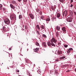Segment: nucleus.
I'll return each instance as SVG.
<instances>
[{"instance_id":"obj_1","label":"nucleus","mask_w":76,"mask_h":76,"mask_svg":"<svg viewBox=\"0 0 76 76\" xmlns=\"http://www.w3.org/2000/svg\"><path fill=\"white\" fill-rule=\"evenodd\" d=\"M10 18L12 20H16V17L15 15L14 14H10Z\"/></svg>"},{"instance_id":"obj_2","label":"nucleus","mask_w":76,"mask_h":76,"mask_svg":"<svg viewBox=\"0 0 76 76\" xmlns=\"http://www.w3.org/2000/svg\"><path fill=\"white\" fill-rule=\"evenodd\" d=\"M47 45L49 47H52L51 45L53 46L54 47H56V45H54V44L53 43H51L50 41L48 42Z\"/></svg>"},{"instance_id":"obj_3","label":"nucleus","mask_w":76,"mask_h":76,"mask_svg":"<svg viewBox=\"0 0 76 76\" xmlns=\"http://www.w3.org/2000/svg\"><path fill=\"white\" fill-rule=\"evenodd\" d=\"M5 23L7 24H10V20L8 18H7L4 20Z\"/></svg>"},{"instance_id":"obj_4","label":"nucleus","mask_w":76,"mask_h":76,"mask_svg":"<svg viewBox=\"0 0 76 76\" xmlns=\"http://www.w3.org/2000/svg\"><path fill=\"white\" fill-rule=\"evenodd\" d=\"M62 15L64 18V17L66 18V16L68 15L67 11H64V12H63Z\"/></svg>"},{"instance_id":"obj_5","label":"nucleus","mask_w":76,"mask_h":76,"mask_svg":"<svg viewBox=\"0 0 76 76\" xmlns=\"http://www.w3.org/2000/svg\"><path fill=\"white\" fill-rule=\"evenodd\" d=\"M11 3L13 4L14 5H15V6H16L17 5V3L14 0L11 1Z\"/></svg>"},{"instance_id":"obj_6","label":"nucleus","mask_w":76,"mask_h":76,"mask_svg":"<svg viewBox=\"0 0 76 76\" xmlns=\"http://www.w3.org/2000/svg\"><path fill=\"white\" fill-rule=\"evenodd\" d=\"M69 15L71 18L74 16V14L72 11H70Z\"/></svg>"},{"instance_id":"obj_7","label":"nucleus","mask_w":76,"mask_h":76,"mask_svg":"<svg viewBox=\"0 0 76 76\" xmlns=\"http://www.w3.org/2000/svg\"><path fill=\"white\" fill-rule=\"evenodd\" d=\"M67 21L69 22H72V18H71V17H68V18H67Z\"/></svg>"},{"instance_id":"obj_8","label":"nucleus","mask_w":76,"mask_h":76,"mask_svg":"<svg viewBox=\"0 0 76 76\" xmlns=\"http://www.w3.org/2000/svg\"><path fill=\"white\" fill-rule=\"evenodd\" d=\"M29 15L31 19H34V15L32 14H29Z\"/></svg>"},{"instance_id":"obj_9","label":"nucleus","mask_w":76,"mask_h":76,"mask_svg":"<svg viewBox=\"0 0 76 76\" xmlns=\"http://www.w3.org/2000/svg\"><path fill=\"white\" fill-rule=\"evenodd\" d=\"M42 45L44 47H46L47 46L45 42H43L42 43Z\"/></svg>"},{"instance_id":"obj_10","label":"nucleus","mask_w":76,"mask_h":76,"mask_svg":"<svg viewBox=\"0 0 76 76\" xmlns=\"http://www.w3.org/2000/svg\"><path fill=\"white\" fill-rule=\"evenodd\" d=\"M62 31H64V32H66V29L65 27H63V28H62Z\"/></svg>"},{"instance_id":"obj_11","label":"nucleus","mask_w":76,"mask_h":76,"mask_svg":"<svg viewBox=\"0 0 76 76\" xmlns=\"http://www.w3.org/2000/svg\"><path fill=\"white\" fill-rule=\"evenodd\" d=\"M62 53V52L60 50H58V55H60Z\"/></svg>"},{"instance_id":"obj_12","label":"nucleus","mask_w":76,"mask_h":76,"mask_svg":"<svg viewBox=\"0 0 76 76\" xmlns=\"http://www.w3.org/2000/svg\"><path fill=\"white\" fill-rule=\"evenodd\" d=\"M10 6L11 8H12L13 9H14L15 8V7L14 6H13V4H10Z\"/></svg>"},{"instance_id":"obj_13","label":"nucleus","mask_w":76,"mask_h":76,"mask_svg":"<svg viewBox=\"0 0 76 76\" xmlns=\"http://www.w3.org/2000/svg\"><path fill=\"white\" fill-rule=\"evenodd\" d=\"M56 29L58 30V31H59V30L60 29V27L59 26H57L56 27Z\"/></svg>"},{"instance_id":"obj_14","label":"nucleus","mask_w":76,"mask_h":76,"mask_svg":"<svg viewBox=\"0 0 76 76\" xmlns=\"http://www.w3.org/2000/svg\"><path fill=\"white\" fill-rule=\"evenodd\" d=\"M52 39L53 40V42L55 43L56 42L57 40L54 38H53Z\"/></svg>"},{"instance_id":"obj_15","label":"nucleus","mask_w":76,"mask_h":76,"mask_svg":"<svg viewBox=\"0 0 76 76\" xmlns=\"http://www.w3.org/2000/svg\"><path fill=\"white\" fill-rule=\"evenodd\" d=\"M39 49V48H36L35 49H34V51L35 52H37L38 51Z\"/></svg>"},{"instance_id":"obj_16","label":"nucleus","mask_w":76,"mask_h":76,"mask_svg":"<svg viewBox=\"0 0 76 76\" xmlns=\"http://www.w3.org/2000/svg\"><path fill=\"white\" fill-rule=\"evenodd\" d=\"M56 36L57 37H58L59 36V34L58 32H56Z\"/></svg>"},{"instance_id":"obj_17","label":"nucleus","mask_w":76,"mask_h":76,"mask_svg":"<svg viewBox=\"0 0 76 76\" xmlns=\"http://www.w3.org/2000/svg\"><path fill=\"white\" fill-rule=\"evenodd\" d=\"M65 58V56H63L62 57H61L60 58V59L61 60L64 59Z\"/></svg>"},{"instance_id":"obj_18","label":"nucleus","mask_w":76,"mask_h":76,"mask_svg":"<svg viewBox=\"0 0 76 76\" xmlns=\"http://www.w3.org/2000/svg\"><path fill=\"white\" fill-rule=\"evenodd\" d=\"M60 13H57V17H58V18H60Z\"/></svg>"},{"instance_id":"obj_19","label":"nucleus","mask_w":76,"mask_h":76,"mask_svg":"<svg viewBox=\"0 0 76 76\" xmlns=\"http://www.w3.org/2000/svg\"><path fill=\"white\" fill-rule=\"evenodd\" d=\"M3 5L1 4H0V10L2 9Z\"/></svg>"},{"instance_id":"obj_20","label":"nucleus","mask_w":76,"mask_h":76,"mask_svg":"<svg viewBox=\"0 0 76 76\" xmlns=\"http://www.w3.org/2000/svg\"><path fill=\"white\" fill-rule=\"evenodd\" d=\"M37 28L38 29V30H40V28L39 27V25H37Z\"/></svg>"},{"instance_id":"obj_21","label":"nucleus","mask_w":76,"mask_h":76,"mask_svg":"<svg viewBox=\"0 0 76 76\" xmlns=\"http://www.w3.org/2000/svg\"><path fill=\"white\" fill-rule=\"evenodd\" d=\"M40 27L42 29H45V27L43 25L41 26Z\"/></svg>"},{"instance_id":"obj_22","label":"nucleus","mask_w":76,"mask_h":76,"mask_svg":"<svg viewBox=\"0 0 76 76\" xmlns=\"http://www.w3.org/2000/svg\"><path fill=\"white\" fill-rule=\"evenodd\" d=\"M73 13H74V15L76 16V12H75V11H74V10H73Z\"/></svg>"},{"instance_id":"obj_23","label":"nucleus","mask_w":76,"mask_h":76,"mask_svg":"<svg viewBox=\"0 0 76 76\" xmlns=\"http://www.w3.org/2000/svg\"><path fill=\"white\" fill-rule=\"evenodd\" d=\"M35 44L37 46H39V43L37 42H36Z\"/></svg>"},{"instance_id":"obj_24","label":"nucleus","mask_w":76,"mask_h":76,"mask_svg":"<svg viewBox=\"0 0 76 76\" xmlns=\"http://www.w3.org/2000/svg\"><path fill=\"white\" fill-rule=\"evenodd\" d=\"M3 30H4V31H6V30H5L6 27L5 26H3Z\"/></svg>"},{"instance_id":"obj_25","label":"nucleus","mask_w":76,"mask_h":76,"mask_svg":"<svg viewBox=\"0 0 76 76\" xmlns=\"http://www.w3.org/2000/svg\"><path fill=\"white\" fill-rule=\"evenodd\" d=\"M19 19H22V15H19Z\"/></svg>"},{"instance_id":"obj_26","label":"nucleus","mask_w":76,"mask_h":76,"mask_svg":"<svg viewBox=\"0 0 76 76\" xmlns=\"http://www.w3.org/2000/svg\"><path fill=\"white\" fill-rule=\"evenodd\" d=\"M42 36H43V37L45 38H46L47 37L46 35L45 34H43Z\"/></svg>"},{"instance_id":"obj_27","label":"nucleus","mask_w":76,"mask_h":76,"mask_svg":"<svg viewBox=\"0 0 76 76\" xmlns=\"http://www.w3.org/2000/svg\"><path fill=\"white\" fill-rule=\"evenodd\" d=\"M50 19H49V18H47L46 20V21H50Z\"/></svg>"},{"instance_id":"obj_28","label":"nucleus","mask_w":76,"mask_h":76,"mask_svg":"<svg viewBox=\"0 0 76 76\" xmlns=\"http://www.w3.org/2000/svg\"><path fill=\"white\" fill-rule=\"evenodd\" d=\"M44 18V16H41V19H43Z\"/></svg>"},{"instance_id":"obj_29","label":"nucleus","mask_w":76,"mask_h":76,"mask_svg":"<svg viewBox=\"0 0 76 76\" xmlns=\"http://www.w3.org/2000/svg\"><path fill=\"white\" fill-rule=\"evenodd\" d=\"M59 1H60V2H61L62 3L64 2V0H59Z\"/></svg>"},{"instance_id":"obj_30","label":"nucleus","mask_w":76,"mask_h":76,"mask_svg":"<svg viewBox=\"0 0 76 76\" xmlns=\"http://www.w3.org/2000/svg\"><path fill=\"white\" fill-rule=\"evenodd\" d=\"M58 45L60 46V45H61V43H60V42H58Z\"/></svg>"},{"instance_id":"obj_31","label":"nucleus","mask_w":76,"mask_h":76,"mask_svg":"<svg viewBox=\"0 0 76 76\" xmlns=\"http://www.w3.org/2000/svg\"><path fill=\"white\" fill-rule=\"evenodd\" d=\"M64 46L66 48H67V47L68 46V45H64Z\"/></svg>"},{"instance_id":"obj_32","label":"nucleus","mask_w":76,"mask_h":76,"mask_svg":"<svg viewBox=\"0 0 76 76\" xmlns=\"http://www.w3.org/2000/svg\"><path fill=\"white\" fill-rule=\"evenodd\" d=\"M51 9H52L53 10H54V9L53 7H51Z\"/></svg>"},{"instance_id":"obj_33","label":"nucleus","mask_w":76,"mask_h":76,"mask_svg":"<svg viewBox=\"0 0 76 76\" xmlns=\"http://www.w3.org/2000/svg\"><path fill=\"white\" fill-rule=\"evenodd\" d=\"M27 0H23V1L24 2H26Z\"/></svg>"},{"instance_id":"obj_34","label":"nucleus","mask_w":76,"mask_h":76,"mask_svg":"<svg viewBox=\"0 0 76 76\" xmlns=\"http://www.w3.org/2000/svg\"><path fill=\"white\" fill-rule=\"evenodd\" d=\"M50 41H51V43H53V38H52V39L50 40Z\"/></svg>"},{"instance_id":"obj_35","label":"nucleus","mask_w":76,"mask_h":76,"mask_svg":"<svg viewBox=\"0 0 76 76\" xmlns=\"http://www.w3.org/2000/svg\"><path fill=\"white\" fill-rule=\"evenodd\" d=\"M16 71H17L18 72H19L20 71L19 70V69H16Z\"/></svg>"},{"instance_id":"obj_36","label":"nucleus","mask_w":76,"mask_h":76,"mask_svg":"<svg viewBox=\"0 0 76 76\" xmlns=\"http://www.w3.org/2000/svg\"><path fill=\"white\" fill-rule=\"evenodd\" d=\"M70 3L71 4L73 2V0H70Z\"/></svg>"},{"instance_id":"obj_37","label":"nucleus","mask_w":76,"mask_h":76,"mask_svg":"<svg viewBox=\"0 0 76 76\" xmlns=\"http://www.w3.org/2000/svg\"><path fill=\"white\" fill-rule=\"evenodd\" d=\"M37 34H38V35H40V33H39V31H37Z\"/></svg>"},{"instance_id":"obj_38","label":"nucleus","mask_w":76,"mask_h":76,"mask_svg":"<svg viewBox=\"0 0 76 76\" xmlns=\"http://www.w3.org/2000/svg\"><path fill=\"white\" fill-rule=\"evenodd\" d=\"M40 10H39V9H37V12H38Z\"/></svg>"},{"instance_id":"obj_39","label":"nucleus","mask_w":76,"mask_h":76,"mask_svg":"<svg viewBox=\"0 0 76 76\" xmlns=\"http://www.w3.org/2000/svg\"><path fill=\"white\" fill-rule=\"evenodd\" d=\"M65 67H66V66H68V64H65Z\"/></svg>"},{"instance_id":"obj_40","label":"nucleus","mask_w":76,"mask_h":76,"mask_svg":"<svg viewBox=\"0 0 76 76\" xmlns=\"http://www.w3.org/2000/svg\"><path fill=\"white\" fill-rule=\"evenodd\" d=\"M62 66L63 67V68L65 67V65H63Z\"/></svg>"},{"instance_id":"obj_41","label":"nucleus","mask_w":76,"mask_h":76,"mask_svg":"<svg viewBox=\"0 0 76 76\" xmlns=\"http://www.w3.org/2000/svg\"><path fill=\"white\" fill-rule=\"evenodd\" d=\"M19 2H20L22 1V0H18Z\"/></svg>"},{"instance_id":"obj_42","label":"nucleus","mask_w":76,"mask_h":76,"mask_svg":"<svg viewBox=\"0 0 76 76\" xmlns=\"http://www.w3.org/2000/svg\"><path fill=\"white\" fill-rule=\"evenodd\" d=\"M73 5H72V4H71V5L70 6V7H73Z\"/></svg>"},{"instance_id":"obj_43","label":"nucleus","mask_w":76,"mask_h":76,"mask_svg":"<svg viewBox=\"0 0 76 76\" xmlns=\"http://www.w3.org/2000/svg\"><path fill=\"white\" fill-rule=\"evenodd\" d=\"M70 51L73 50L72 48H70Z\"/></svg>"},{"instance_id":"obj_44","label":"nucleus","mask_w":76,"mask_h":76,"mask_svg":"<svg viewBox=\"0 0 76 76\" xmlns=\"http://www.w3.org/2000/svg\"><path fill=\"white\" fill-rule=\"evenodd\" d=\"M69 52L70 53V52H71V50H70V49H69Z\"/></svg>"},{"instance_id":"obj_45","label":"nucleus","mask_w":76,"mask_h":76,"mask_svg":"<svg viewBox=\"0 0 76 76\" xmlns=\"http://www.w3.org/2000/svg\"><path fill=\"white\" fill-rule=\"evenodd\" d=\"M53 18H54V19H56V17H54Z\"/></svg>"},{"instance_id":"obj_46","label":"nucleus","mask_w":76,"mask_h":76,"mask_svg":"<svg viewBox=\"0 0 76 76\" xmlns=\"http://www.w3.org/2000/svg\"><path fill=\"white\" fill-rule=\"evenodd\" d=\"M70 25L71 26H72V25L71 23H70Z\"/></svg>"},{"instance_id":"obj_47","label":"nucleus","mask_w":76,"mask_h":76,"mask_svg":"<svg viewBox=\"0 0 76 76\" xmlns=\"http://www.w3.org/2000/svg\"><path fill=\"white\" fill-rule=\"evenodd\" d=\"M56 61H58V59H56Z\"/></svg>"},{"instance_id":"obj_48","label":"nucleus","mask_w":76,"mask_h":76,"mask_svg":"<svg viewBox=\"0 0 76 76\" xmlns=\"http://www.w3.org/2000/svg\"><path fill=\"white\" fill-rule=\"evenodd\" d=\"M40 14L41 15H42V12H41V11H40Z\"/></svg>"},{"instance_id":"obj_49","label":"nucleus","mask_w":76,"mask_h":76,"mask_svg":"<svg viewBox=\"0 0 76 76\" xmlns=\"http://www.w3.org/2000/svg\"><path fill=\"white\" fill-rule=\"evenodd\" d=\"M3 10H5V9H4V8H3Z\"/></svg>"},{"instance_id":"obj_50","label":"nucleus","mask_w":76,"mask_h":76,"mask_svg":"<svg viewBox=\"0 0 76 76\" xmlns=\"http://www.w3.org/2000/svg\"><path fill=\"white\" fill-rule=\"evenodd\" d=\"M25 29H27V28H26V26L25 27Z\"/></svg>"},{"instance_id":"obj_51","label":"nucleus","mask_w":76,"mask_h":76,"mask_svg":"<svg viewBox=\"0 0 76 76\" xmlns=\"http://www.w3.org/2000/svg\"><path fill=\"white\" fill-rule=\"evenodd\" d=\"M11 50V48H9V50Z\"/></svg>"},{"instance_id":"obj_52","label":"nucleus","mask_w":76,"mask_h":76,"mask_svg":"<svg viewBox=\"0 0 76 76\" xmlns=\"http://www.w3.org/2000/svg\"><path fill=\"white\" fill-rule=\"evenodd\" d=\"M26 62H28V61H27V60H26Z\"/></svg>"},{"instance_id":"obj_53","label":"nucleus","mask_w":76,"mask_h":76,"mask_svg":"<svg viewBox=\"0 0 76 76\" xmlns=\"http://www.w3.org/2000/svg\"><path fill=\"white\" fill-rule=\"evenodd\" d=\"M68 71L69 72H70V70H68L66 72H68Z\"/></svg>"},{"instance_id":"obj_54","label":"nucleus","mask_w":76,"mask_h":76,"mask_svg":"<svg viewBox=\"0 0 76 76\" xmlns=\"http://www.w3.org/2000/svg\"><path fill=\"white\" fill-rule=\"evenodd\" d=\"M75 71L76 72V69H75Z\"/></svg>"},{"instance_id":"obj_55","label":"nucleus","mask_w":76,"mask_h":76,"mask_svg":"<svg viewBox=\"0 0 76 76\" xmlns=\"http://www.w3.org/2000/svg\"><path fill=\"white\" fill-rule=\"evenodd\" d=\"M27 51H28V49H27Z\"/></svg>"},{"instance_id":"obj_56","label":"nucleus","mask_w":76,"mask_h":76,"mask_svg":"<svg viewBox=\"0 0 76 76\" xmlns=\"http://www.w3.org/2000/svg\"><path fill=\"white\" fill-rule=\"evenodd\" d=\"M19 13V12H18V14Z\"/></svg>"},{"instance_id":"obj_57","label":"nucleus","mask_w":76,"mask_h":76,"mask_svg":"<svg viewBox=\"0 0 76 76\" xmlns=\"http://www.w3.org/2000/svg\"><path fill=\"white\" fill-rule=\"evenodd\" d=\"M28 74H29H29H30L29 73H28Z\"/></svg>"},{"instance_id":"obj_58","label":"nucleus","mask_w":76,"mask_h":76,"mask_svg":"<svg viewBox=\"0 0 76 76\" xmlns=\"http://www.w3.org/2000/svg\"><path fill=\"white\" fill-rule=\"evenodd\" d=\"M6 30H8V29H6Z\"/></svg>"},{"instance_id":"obj_59","label":"nucleus","mask_w":76,"mask_h":76,"mask_svg":"<svg viewBox=\"0 0 76 76\" xmlns=\"http://www.w3.org/2000/svg\"><path fill=\"white\" fill-rule=\"evenodd\" d=\"M23 30H24V29H22Z\"/></svg>"},{"instance_id":"obj_60","label":"nucleus","mask_w":76,"mask_h":76,"mask_svg":"<svg viewBox=\"0 0 76 76\" xmlns=\"http://www.w3.org/2000/svg\"><path fill=\"white\" fill-rule=\"evenodd\" d=\"M18 76H20V75H18Z\"/></svg>"},{"instance_id":"obj_61","label":"nucleus","mask_w":76,"mask_h":76,"mask_svg":"<svg viewBox=\"0 0 76 76\" xmlns=\"http://www.w3.org/2000/svg\"><path fill=\"white\" fill-rule=\"evenodd\" d=\"M55 9H56V8H55Z\"/></svg>"},{"instance_id":"obj_62","label":"nucleus","mask_w":76,"mask_h":76,"mask_svg":"<svg viewBox=\"0 0 76 76\" xmlns=\"http://www.w3.org/2000/svg\"><path fill=\"white\" fill-rule=\"evenodd\" d=\"M2 64H3V63H2Z\"/></svg>"},{"instance_id":"obj_63","label":"nucleus","mask_w":76,"mask_h":76,"mask_svg":"<svg viewBox=\"0 0 76 76\" xmlns=\"http://www.w3.org/2000/svg\"><path fill=\"white\" fill-rule=\"evenodd\" d=\"M8 69H9V68H8Z\"/></svg>"}]
</instances>
